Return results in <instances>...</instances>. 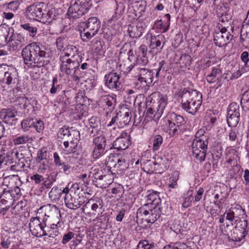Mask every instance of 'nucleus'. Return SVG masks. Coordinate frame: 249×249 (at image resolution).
<instances>
[{
    "label": "nucleus",
    "instance_id": "1",
    "mask_svg": "<svg viewBox=\"0 0 249 249\" xmlns=\"http://www.w3.org/2000/svg\"><path fill=\"white\" fill-rule=\"evenodd\" d=\"M79 56L78 50L76 46L68 45L63 49L59 57L61 71L67 76L71 75L73 80L79 79Z\"/></svg>",
    "mask_w": 249,
    "mask_h": 249
},
{
    "label": "nucleus",
    "instance_id": "2",
    "mask_svg": "<svg viewBox=\"0 0 249 249\" xmlns=\"http://www.w3.org/2000/svg\"><path fill=\"white\" fill-rule=\"evenodd\" d=\"M21 55L24 64L30 68H40L47 64L48 54L35 42L27 45L22 50Z\"/></svg>",
    "mask_w": 249,
    "mask_h": 249
},
{
    "label": "nucleus",
    "instance_id": "3",
    "mask_svg": "<svg viewBox=\"0 0 249 249\" xmlns=\"http://www.w3.org/2000/svg\"><path fill=\"white\" fill-rule=\"evenodd\" d=\"M148 193L147 200L150 202L140 207L138 210L137 214L143 215L147 222L154 223L163 212L159 196V192L151 190Z\"/></svg>",
    "mask_w": 249,
    "mask_h": 249
},
{
    "label": "nucleus",
    "instance_id": "4",
    "mask_svg": "<svg viewBox=\"0 0 249 249\" xmlns=\"http://www.w3.org/2000/svg\"><path fill=\"white\" fill-rule=\"evenodd\" d=\"M247 217V215L245 209H243L240 205H237L226 210L223 214L221 215L219 222L220 223H223L225 221H226L228 222L227 223H229L232 225L238 222V224H236L234 227L239 228L240 231L247 233L248 226Z\"/></svg>",
    "mask_w": 249,
    "mask_h": 249
},
{
    "label": "nucleus",
    "instance_id": "5",
    "mask_svg": "<svg viewBox=\"0 0 249 249\" xmlns=\"http://www.w3.org/2000/svg\"><path fill=\"white\" fill-rule=\"evenodd\" d=\"M182 108L188 113L194 115L202 104V94L196 90L184 89L179 93Z\"/></svg>",
    "mask_w": 249,
    "mask_h": 249
},
{
    "label": "nucleus",
    "instance_id": "6",
    "mask_svg": "<svg viewBox=\"0 0 249 249\" xmlns=\"http://www.w3.org/2000/svg\"><path fill=\"white\" fill-rule=\"evenodd\" d=\"M69 186L70 184L65 187V190L64 191L65 192L64 201L68 208L75 210L85 202L86 197L83 195H79L82 189L79 184H72L70 188Z\"/></svg>",
    "mask_w": 249,
    "mask_h": 249
},
{
    "label": "nucleus",
    "instance_id": "7",
    "mask_svg": "<svg viewBox=\"0 0 249 249\" xmlns=\"http://www.w3.org/2000/svg\"><path fill=\"white\" fill-rule=\"evenodd\" d=\"M205 132L204 129L198 130L192 144L193 156L200 162L203 161L205 159L208 143V136Z\"/></svg>",
    "mask_w": 249,
    "mask_h": 249
},
{
    "label": "nucleus",
    "instance_id": "8",
    "mask_svg": "<svg viewBox=\"0 0 249 249\" xmlns=\"http://www.w3.org/2000/svg\"><path fill=\"white\" fill-rule=\"evenodd\" d=\"M162 129L173 137L180 131V127L184 124L183 117L173 112H169L163 119Z\"/></svg>",
    "mask_w": 249,
    "mask_h": 249
},
{
    "label": "nucleus",
    "instance_id": "9",
    "mask_svg": "<svg viewBox=\"0 0 249 249\" xmlns=\"http://www.w3.org/2000/svg\"><path fill=\"white\" fill-rule=\"evenodd\" d=\"M134 76L137 78L136 88L142 92L148 89L149 84L153 81V72L145 68L136 67L134 70Z\"/></svg>",
    "mask_w": 249,
    "mask_h": 249
},
{
    "label": "nucleus",
    "instance_id": "10",
    "mask_svg": "<svg viewBox=\"0 0 249 249\" xmlns=\"http://www.w3.org/2000/svg\"><path fill=\"white\" fill-rule=\"evenodd\" d=\"M82 209L86 215L94 218L93 221H98L104 211L103 200L100 198H91L83 206Z\"/></svg>",
    "mask_w": 249,
    "mask_h": 249
},
{
    "label": "nucleus",
    "instance_id": "11",
    "mask_svg": "<svg viewBox=\"0 0 249 249\" xmlns=\"http://www.w3.org/2000/svg\"><path fill=\"white\" fill-rule=\"evenodd\" d=\"M166 104V100L163 97L160 98L158 102H154L152 106L147 108L145 119L147 121H153L156 123L163 114Z\"/></svg>",
    "mask_w": 249,
    "mask_h": 249
},
{
    "label": "nucleus",
    "instance_id": "12",
    "mask_svg": "<svg viewBox=\"0 0 249 249\" xmlns=\"http://www.w3.org/2000/svg\"><path fill=\"white\" fill-rule=\"evenodd\" d=\"M19 77L15 68L8 69L6 71L2 66H0V82L9 87L14 88L18 83Z\"/></svg>",
    "mask_w": 249,
    "mask_h": 249
},
{
    "label": "nucleus",
    "instance_id": "13",
    "mask_svg": "<svg viewBox=\"0 0 249 249\" xmlns=\"http://www.w3.org/2000/svg\"><path fill=\"white\" fill-rule=\"evenodd\" d=\"M89 9L88 2H82L79 0H72L68 9L67 15L70 19L79 18L86 14Z\"/></svg>",
    "mask_w": 249,
    "mask_h": 249
},
{
    "label": "nucleus",
    "instance_id": "14",
    "mask_svg": "<svg viewBox=\"0 0 249 249\" xmlns=\"http://www.w3.org/2000/svg\"><path fill=\"white\" fill-rule=\"evenodd\" d=\"M92 136L93 138L91 157L94 160H96L102 157L106 153L107 139L104 133Z\"/></svg>",
    "mask_w": 249,
    "mask_h": 249
},
{
    "label": "nucleus",
    "instance_id": "15",
    "mask_svg": "<svg viewBox=\"0 0 249 249\" xmlns=\"http://www.w3.org/2000/svg\"><path fill=\"white\" fill-rule=\"evenodd\" d=\"M100 28V22L96 17L89 18L86 24V27L81 32V39L83 41L87 42L97 34Z\"/></svg>",
    "mask_w": 249,
    "mask_h": 249
},
{
    "label": "nucleus",
    "instance_id": "16",
    "mask_svg": "<svg viewBox=\"0 0 249 249\" xmlns=\"http://www.w3.org/2000/svg\"><path fill=\"white\" fill-rule=\"evenodd\" d=\"M39 215L36 214L35 217H32L29 223V229L32 234L36 237H41L47 235L44 228L46 227V218H38Z\"/></svg>",
    "mask_w": 249,
    "mask_h": 249
},
{
    "label": "nucleus",
    "instance_id": "17",
    "mask_svg": "<svg viewBox=\"0 0 249 249\" xmlns=\"http://www.w3.org/2000/svg\"><path fill=\"white\" fill-rule=\"evenodd\" d=\"M47 4L45 3L36 2L27 7L26 14L31 19L40 21L43 13L47 11Z\"/></svg>",
    "mask_w": 249,
    "mask_h": 249
},
{
    "label": "nucleus",
    "instance_id": "18",
    "mask_svg": "<svg viewBox=\"0 0 249 249\" xmlns=\"http://www.w3.org/2000/svg\"><path fill=\"white\" fill-rule=\"evenodd\" d=\"M36 214L39 215L38 218H46V222L48 219L57 218L61 215L60 210L54 205L47 204L40 207L37 211Z\"/></svg>",
    "mask_w": 249,
    "mask_h": 249
},
{
    "label": "nucleus",
    "instance_id": "19",
    "mask_svg": "<svg viewBox=\"0 0 249 249\" xmlns=\"http://www.w3.org/2000/svg\"><path fill=\"white\" fill-rule=\"evenodd\" d=\"M233 36L227 29L224 27L213 34V41L219 47L226 46L232 39Z\"/></svg>",
    "mask_w": 249,
    "mask_h": 249
},
{
    "label": "nucleus",
    "instance_id": "20",
    "mask_svg": "<svg viewBox=\"0 0 249 249\" xmlns=\"http://www.w3.org/2000/svg\"><path fill=\"white\" fill-rule=\"evenodd\" d=\"M165 43V37L163 35L161 34L157 36L151 35L149 45V52L155 55L160 53Z\"/></svg>",
    "mask_w": 249,
    "mask_h": 249
},
{
    "label": "nucleus",
    "instance_id": "21",
    "mask_svg": "<svg viewBox=\"0 0 249 249\" xmlns=\"http://www.w3.org/2000/svg\"><path fill=\"white\" fill-rule=\"evenodd\" d=\"M240 107L235 103H231L228 109L227 123L231 127H235L239 121Z\"/></svg>",
    "mask_w": 249,
    "mask_h": 249
},
{
    "label": "nucleus",
    "instance_id": "22",
    "mask_svg": "<svg viewBox=\"0 0 249 249\" xmlns=\"http://www.w3.org/2000/svg\"><path fill=\"white\" fill-rule=\"evenodd\" d=\"M12 155L21 164V167H30L32 160L29 156L31 154L28 150L15 149L13 150Z\"/></svg>",
    "mask_w": 249,
    "mask_h": 249
},
{
    "label": "nucleus",
    "instance_id": "23",
    "mask_svg": "<svg viewBox=\"0 0 249 249\" xmlns=\"http://www.w3.org/2000/svg\"><path fill=\"white\" fill-rule=\"evenodd\" d=\"M57 137L59 139L70 140V142L77 141L80 137L79 131L72 128L65 126L60 128L57 132Z\"/></svg>",
    "mask_w": 249,
    "mask_h": 249
},
{
    "label": "nucleus",
    "instance_id": "24",
    "mask_svg": "<svg viewBox=\"0 0 249 249\" xmlns=\"http://www.w3.org/2000/svg\"><path fill=\"white\" fill-rule=\"evenodd\" d=\"M13 196L10 190L3 188L0 196V213L4 215L13 203Z\"/></svg>",
    "mask_w": 249,
    "mask_h": 249
},
{
    "label": "nucleus",
    "instance_id": "25",
    "mask_svg": "<svg viewBox=\"0 0 249 249\" xmlns=\"http://www.w3.org/2000/svg\"><path fill=\"white\" fill-rule=\"evenodd\" d=\"M98 103L100 106L103 107L104 110H107L106 113L107 114L114 110L116 100L111 95H103L99 97Z\"/></svg>",
    "mask_w": 249,
    "mask_h": 249
},
{
    "label": "nucleus",
    "instance_id": "26",
    "mask_svg": "<svg viewBox=\"0 0 249 249\" xmlns=\"http://www.w3.org/2000/svg\"><path fill=\"white\" fill-rule=\"evenodd\" d=\"M27 43V38L20 34H15L12 36L9 42V49L11 51L18 50Z\"/></svg>",
    "mask_w": 249,
    "mask_h": 249
},
{
    "label": "nucleus",
    "instance_id": "27",
    "mask_svg": "<svg viewBox=\"0 0 249 249\" xmlns=\"http://www.w3.org/2000/svg\"><path fill=\"white\" fill-rule=\"evenodd\" d=\"M131 143L130 136L126 132H123L113 143L112 148L118 150H125Z\"/></svg>",
    "mask_w": 249,
    "mask_h": 249
},
{
    "label": "nucleus",
    "instance_id": "28",
    "mask_svg": "<svg viewBox=\"0 0 249 249\" xmlns=\"http://www.w3.org/2000/svg\"><path fill=\"white\" fill-rule=\"evenodd\" d=\"M145 23L142 20H139L135 26L129 25L127 33L130 37L137 38L141 37L144 33L146 28Z\"/></svg>",
    "mask_w": 249,
    "mask_h": 249
},
{
    "label": "nucleus",
    "instance_id": "29",
    "mask_svg": "<svg viewBox=\"0 0 249 249\" xmlns=\"http://www.w3.org/2000/svg\"><path fill=\"white\" fill-rule=\"evenodd\" d=\"M120 75L117 72H111L106 75V85L110 89H119L120 88Z\"/></svg>",
    "mask_w": 249,
    "mask_h": 249
},
{
    "label": "nucleus",
    "instance_id": "30",
    "mask_svg": "<svg viewBox=\"0 0 249 249\" xmlns=\"http://www.w3.org/2000/svg\"><path fill=\"white\" fill-rule=\"evenodd\" d=\"M222 69L220 68L219 66L213 67L211 73L208 74L206 77L207 82L210 84H213L218 81L216 89H218L221 86V84L220 83L221 78L219 77V76L222 74Z\"/></svg>",
    "mask_w": 249,
    "mask_h": 249
},
{
    "label": "nucleus",
    "instance_id": "31",
    "mask_svg": "<svg viewBox=\"0 0 249 249\" xmlns=\"http://www.w3.org/2000/svg\"><path fill=\"white\" fill-rule=\"evenodd\" d=\"M54 163L55 166L65 173L68 174V172L71 168V164L68 160H64L66 158H60L57 152L53 153Z\"/></svg>",
    "mask_w": 249,
    "mask_h": 249
},
{
    "label": "nucleus",
    "instance_id": "32",
    "mask_svg": "<svg viewBox=\"0 0 249 249\" xmlns=\"http://www.w3.org/2000/svg\"><path fill=\"white\" fill-rule=\"evenodd\" d=\"M113 3L116 6L115 14L112 17L107 20L108 26H112L121 18V16L124 13L125 6L123 3H117L115 0H112Z\"/></svg>",
    "mask_w": 249,
    "mask_h": 249
},
{
    "label": "nucleus",
    "instance_id": "33",
    "mask_svg": "<svg viewBox=\"0 0 249 249\" xmlns=\"http://www.w3.org/2000/svg\"><path fill=\"white\" fill-rule=\"evenodd\" d=\"M131 112L127 108H125L118 113V122H117L119 127H123L129 124L131 119Z\"/></svg>",
    "mask_w": 249,
    "mask_h": 249
},
{
    "label": "nucleus",
    "instance_id": "34",
    "mask_svg": "<svg viewBox=\"0 0 249 249\" xmlns=\"http://www.w3.org/2000/svg\"><path fill=\"white\" fill-rule=\"evenodd\" d=\"M89 122L90 128H91L90 131L91 135L94 136L104 133L101 129V123L98 118L93 116L89 119Z\"/></svg>",
    "mask_w": 249,
    "mask_h": 249
},
{
    "label": "nucleus",
    "instance_id": "35",
    "mask_svg": "<svg viewBox=\"0 0 249 249\" xmlns=\"http://www.w3.org/2000/svg\"><path fill=\"white\" fill-rule=\"evenodd\" d=\"M126 51H127V54L128 55V57L126 60L132 63H135L136 60V57L134 55V52L129 43H125L123 46V47L121 49L120 55H121L123 53H124Z\"/></svg>",
    "mask_w": 249,
    "mask_h": 249
},
{
    "label": "nucleus",
    "instance_id": "36",
    "mask_svg": "<svg viewBox=\"0 0 249 249\" xmlns=\"http://www.w3.org/2000/svg\"><path fill=\"white\" fill-rule=\"evenodd\" d=\"M94 172L92 173L93 176L92 177L94 178L93 181L95 182H97L98 183H99L101 184L100 187H105V185L109 184V182H107L106 183H104V182H105L106 180V179L107 178V175H103L102 174V170L101 171H96V170L95 169L94 170Z\"/></svg>",
    "mask_w": 249,
    "mask_h": 249
},
{
    "label": "nucleus",
    "instance_id": "37",
    "mask_svg": "<svg viewBox=\"0 0 249 249\" xmlns=\"http://www.w3.org/2000/svg\"><path fill=\"white\" fill-rule=\"evenodd\" d=\"M247 233L241 231L238 228H234L232 231L231 236L229 237L230 240L234 242H239L244 239Z\"/></svg>",
    "mask_w": 249,
    "mask_h": 249
},
{
    "label": "nucleus",
    "instance_id": "38",
    "mask_svg": "<svg viewBox=\"0 0 249 249\" xmlns=\"http://www.w3.org/2000/svg\"><path fill=\"white\" fill-rule=\"evenodd\" d=\"M3 122L9 124L16 117L17 112L12 108H3Z\"/></svg>",
    "mask_w": 249,
    "mask_h": 249
},
{
    "label": "nucleus",
    "instance_id": "39",
    "mask_svg": "<svg viewBox=\"0 0 249 249\" xmlns=\"http://www.w3.org/2000/svg\"><path fill=\"white\" fill-rule=\"evenodd\" d=\"M64 190H65V188L61 190L57 186H54L49 192V196L52 200L58 201L61 196L63 194L65 195Z\"/></svg>",
    "mask_w": 249,
    "mask_h": 249
},
{
    "label": "nucleus",
    "instance_id": "40",
    "mask_svg": "<svg viewBox=\"0 0 249 249\" xmlns=\"http://www.w3.org/2000/svg\"><path fill=\"white\" fill-rule=\"evenodd\" d=\"M43 17L40 19V21L44 23H51L55 19V10L51 9L47 10L46 12L43 13Z\"/></svg>",
    "mask_w": 249,
    "mask_h": 249
},
{
    "label": "nucleus",
    "instance_id": "41",
    "mask_svg": "<svg viewBox=\"0 0 249 249\" xmlns=\"http://www.w3.org/2000/svg\"><path fill=\"white\" fill-rule=\"evenodd\" d=\"M33 141L32 137L27 135H22L14 138L13 142L15 145H18L31 143Z\"/></svg>",
    "mask_w": 249,
    "mask_h": 249
},
{
    "label": "nucleus",
    "instance_id": "42",
    "mask_svg": "<svg viewBox=\"0 0 249 249\" xmlns=\"http://www.w3.org/2000/svg\"><path fill=\"white\" fill-rule=\"evenodd\" d=\"M117 35L116 31L112 27L106 28L103 32L104 38L108 42H110Z\"/></svg>",
    "mask_w": 249,
    "mask_h": 249
},
{
    "label": "nucleus",
    "instance_id": "43",
    "mask_svg": "<svg viewBox=\"0 0 249 249\" xmlns=\"http://www.w3.org/2000/svg\"><path fill=\"white\" fill-rule=\"evenodd\" d=\"M78 61L79 62V68L78 69V77L79 79L77 80H74V81L79 82L80 80V78L82 77L81 76V71L80 69L82 70H86L89 68L90 67V62L89 59H87L86 61H84L82 57L79 56V57L78 58Z\"/></svg>",
    "mask_w": 249,
    "mask_h": 249
},
{
    "label": "nucleus",
    "instance_id": "44",
    "mask_svg": "<svg viewBox=\"0 0 249 249\" xmlns=\"http://www.w3.org/2000/svg\"><path fill=\"white\" fill-rule=\"evenodd\" d=\"M51 224H50V228L53 230L62 229L64 227V222L61 218V215L58 216L57 218L51 219L49 220Z\"/></svg>",
    "mask_w": 249,
    "mask_h": 249
},
{
    "label": "nucleus",
    "instance_id": "45",
    "mask_svg": "<svg viewBox=\"0 0 249 249\" xmlns=\"http://www.w3.org/2000/svg\"><path fill=\"white\" fill-rule=\"evenodd\" d=\"M153 142V150L154 151L158 150L163 142V139L161 135H156L151 138Z\"/></svg>",
    "mask_w": 249,
    "mask_h": 249
},
{
    "label": "nucleus",
    "instance_id": "46",
    "mask_svg": "<svg viewBox=\"0 0 249 249\" xmlns=\"http://www.w3.org/2000/svg\"><path fill=\"white\" fill-rule=\"evenodd\" d=\"M20 26L28 32L30 36L32 37L35 36L37 32V28L36 27L29 23L21 24Z\"/></svg>",
    "mask_w": 249,
    "mask_h": 249
},
{
    "label": "nucleus",
    "instance_id": "47",
    "mask_svg": "<svg viewBox=\"0 0 249 249\" xmlns=\"http://www.w3.org/2000/svg\"><path fill=\"white\" fill-rule=\"evenodd\" d=\"M162 249H190L186 244L180 242L170 243L165 246Z\"/></svg>",
    "mask_w": 249,
    "mask_h": 249
},
{
    "label": "nucleus",
    "instance_id": "48",
    "mask_svg": "<svg viewBox=\"0 0 249 249\" xmlns=\"http://www.w3.org/2000/svg\"><path fill=\"white\" fill-rule=\"evenodd\" d=\"M157 164L154 161L148 160L144 164V171L149 174L154 173L157 170Z\"/></svg>",
    "mask_w": 249,
    "mask_h": 249
},
{
    "label": "nucleus",
    "instance_id": "49",
    "mask_svg": "<svg viewBox=\"0 0 249 249\" xmlns=\"http://www.w3.org/2000/svg\"><path fill=\"white\" fill-rule=\"evenodd\" d=\"M155 248L154 243H149L147 240H142L139 242L137 249H154Z\"/></svg>",
    "mask_w": 249,
    "mask_h": 249
},
{
    "label": "nucleus",
    "instance_id": "50",
    "mask_svg": "<svg viewBox=\"0 0 249 249\" xmlns=\"http://www.w3.org/2000/svg\"><path fill=\"white\" fill-rule=\"evenodd\" d=\"M148 59L146 55H137L135 64V68L139 67L138 65L144 66L148 63Z\"/></svg>",
    "mask_w": 249,
    "mask_h": 249
},
{
    "label": "nucleus",
    "instance_id": "51",
    "mask_svg": "<svg viewBox=\"0 0 249 249\" xmlns=\"http://www.w3.org/2000/svg\"><path fill=\"white\" fill-rule=\"evenodd\" d=\"M34 124V121L31 118H26L23 120L21 123L22 128L24 131L29 130L30 127L33 126Z\"/></svg>",
    "mask_w": 249,
    "mask_h": 249
},
{
    "label": "nucleus",
    "instance_id": "52",
    "mask_svg": "<svg viewBox=\"0 0 249 249\" xmlns=\"http://www.w3.org/2000/svg\"><path fill=\"white\" fill-rule=\"evenodd\" d=\"M90 46L91 49L96 53L100 52L103 47L101 41L97 38H94L91 41Z\"/></svg>",
    "mask_w": 249,
    "mask_h": 249
},
{
    "label": "nucleus",
    "instance_id": "53",
    "mask_svg": "<svg viewBox=\"0 0 249 249\" xmlns=\"http://www.w3.org/2000/svg\"><path fill=\"white\" fill-rule=\"evenodd\" d=\"M120 67H122L126 72H130L133 69L135 68V63H132L129 61L125 60L121 64Z\"/></svg>",
    "mask_w": 249,
    "mask_h": 249
},
{
    "label": "nucleus",
    "instance_id": "54",
    "mask_svg": "<svg viewBox=\"0 0 249 249\" xmlns=\"http://www.w3.org/2000/svg\"><path fill=\"white\" fill-rule=\"evenodd\" d=\"M61 89V86L58 84V79L57 77L53 78L52 82V88L50 89V92L51 94H53L56 93L58 91H59Z\"/></svg>",
    "mask_w": 249,
    "mask_h": 249
},
{
    "label": "nucleus",
    "instance_id": "55",
    "mask_svg": "<svg viewBox=\"0 0 249 249\" xmlns=\"http://www.w3.org/2000/svg\"><path fill=\"white\" fill-rule=\"evenodd\" d=\"M14 177V176H9L5 177L3 180V186H5L8 188H12L15 182Z\"/></svg>",
    "mask_w": 249,
    "mask_h": 249
},
{
    "label": "nucleus",
    "instance_id": "56",
    "mask_svg": "<svg viewBox=\"0 0 249 249\" xmlns=\"http://www.w3.org/2000/svg\"><path fill=\"white\" fill-rule=\"evenodd\" d=\"M66 141L63 142V145L65 147L64 150L67 153H70L73 152V149L75 145L74 142H70L68 139L66 140Z\"/></svg>",
    "mask_w": 249,
    "mask_h": 249
},
{
    "label": "nucleus",
    "instance_id": "57",
    "mask_svg": "<svg viewBox=\"0 0 249 249\" xmlns=\"http://www.w3.org/2000/svg\"><path fill=\"white\" fill-rule=\"evenodd\" d=\"M18 101L19 103H20V106L21 108H31V106L30 104V101L26 97H19L18 99Z\"/></svg>",
    "mask_w": 249,
    "mask_h": 249
},
{
    "label": "nucleus",
    "instance_id": "58",
    "mask_svg": "<svg viewBox=\"0 0 249 249\" xmlns=\"http://www.w3.org/2000/svg\"><path fill=\"white\" fill-rule=\"evenodd\" d=\"M1 245L2 247L5 249H8L10 244V237L8 234L6 232V234L2 233L1 236Z\"/></svg>",
    "mask_w": 249,
    "mask_h": 249
},
{
    "label": "nucleus",
    "instance_id": "59",
    "mask_svg": "<svg viewBox=\"0 0 249 249\" xmlns=\"http://www.w3.org/2000/svg\"><path fill=\"white\" fill-rule=\"evenodd\" d=\"M222 155V150L221 148H216L213 150L212 153L213 161L217 163Z\"/></svg>",
    "mask_w": 249,
    "mask_h": 249
},
{
    "label": "nucleus",
    "instance_id": "60",
    "mask_svg": "<svg viewBox=\"0 0 249 249\" xmlns=\"http://www.w3.org/2000/svg\"><path fill=\"white\" fill-rule=\"evenodd\" d=\"M125 160L124 159H117V162L115 164L114 167L117 168L119 171H123L126 168Z\"/></svg>",
    "mask_w": 249,
    "mask_h": 249
},
{
    "label": "nucleus",
    "instance_id": "61",
    "mask_svg": "<svg viewBox=\"0 0 249 249\" xmlns=\"http://www.w3.org/2000/svg\"><path fill=\"white\" fill-rule=\"evenodd\" d=\"M74 235L75 234L73 232L71 231H68L64 235L62 243L63 244H66L74 237Z\"/></svg>",
    "mask_w": 249,
    "mask_h": 249
},
{
    "label": "nucleus",
    "instance_id": "62",
    "mask_svg": "<svg viewBox=\"0 0 249 249\" xmlns=\"http://www.w3.org/2000/svg\"><path fill=\"white\" fill-rule=\"evenodd\" d=\"M30 179L32 181H34L36 184H39L41 182L44 181V178L42 176L37 174H34L31 176Z\"/></svg>",
    "mask_w": 249,
    "mask_h": 249
},
{
    "label": "nucleus",
    "instance_id": "63",
    "mask_svg": "<svg viewBox=\"0 0 249 249\" xmlns=\"http://www.w3.org/2000/svg\"><path fill=\"white\" fill-rule=\"evenodd\" d=\"M20 1L21 0H16L9 2L8 4V9L11 11H15L19 7Z\"/></svg>",
    "mask_w": 249,
    "mask_h": 249
},
{
    "label": "nucleus",
    "instance_id": "64",
    "mask_svg": "<svg viewBox=\"0 0 249 249\" xmlns=\"http://www.w3.org/2000/svg\"><path fill=\"white\" fill-rule=\"evenodd\" d=\"M47 157V151L45 149H42L40 151H39L38 152L36 161L37 162L39 163L42 160L46 159Z\"/></svg>",
    "mask_w": 249,
    "mask_h": 249
}]
</instances>
